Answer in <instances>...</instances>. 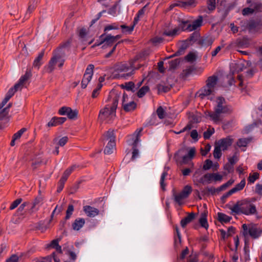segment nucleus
Segmentation results:
<instances>
[{
    "mask_svg": "<svg viewBox=\"0 0 262 262\" xmlns=\"http://www.w3.org/2000/svg\"><path fill=\"white\" fill-rule=\"evenodd\" d=\"M245 180H242L239 183L237 184L234 187L230 189V192H233L234 193L238 191L242 190L245 187Z\"/></svg>",
    "mask_w": 262,
    "mask_h": 262,
    "instance_id": "obj_31",
    "label": "nucleus"
},
{
    "mask_svg": "<svg viewBox=\"0 0 262 262\" xmlns=\"http://www.w3.org/2000/svg\"><path fill=\"white\" fill-rule=\"evenodd\" d=\"M142 128L137 129L135 132L130 136L133 141V151L132 152V160H134L138 156V150L136 149L138 143L140 141L139 138L141 136V133L142 131Z\"/></svg>",
    "mask_w": 262,
    "mask_h": 262,
    "instance_id": "obj_9",
    "label": "nucleus"
},
{
    "mask_svg": "<svg viewBox=\"0 0 262 262\" xmlns=\"http://www.w3.org/2000/svg\"><path fill=\"white\" fill-rule=\"evenodd\" d=\"M202 171L200 169H198L195 171L193 175V181L196 185L200 184H206L211 183V175L210 173H207L203 176H202Z\"/></svg>",
    "mask_w": 262,
    "mask_h": 262,
    "instance_id": "obj_7",
    "label": "nucleus"
},
{
    "mask_svg": "<svg viewBox=\"0 0 262 262\" xmlns=\"http://www.w3.org/2000/svg\"><path fill=\"white\" fill-rule=\"evenodd\" d=\"M192 191V188L190 185H186L180 192L184 197L187 198Z\"/></svg>",
    "mask_w": 262,
    "mask_h": 262,
    "instance_id": "obj_37",
    "label": "nucleus"
},
{
    "mask_svg": "<svg viewBox=\"0 0 262 262\" xmlns=\"http://www.w3.org/2000/svg\"><path fill=\"white\" fill-rule=\"evenodd\" d=\"M74 211V206L73 205H69L66 211V220L70 219Z\"/></svg>",
    "mask_w": 262,
    "mask_h": 262,
    "instance_id": "obj_51",
    "label": "nucleus"
},
{
    "mask_svg": "<svg viewBox=\"0 0 262 262\" xmlns=\"http://www.w3.org/2000/svg\"><path fill=\"white\" fill-rule=\"evenodd\" d=\"M122 106L125 112H131L135 110L137 104L124 93L122 97Z\"/></svg>",
    "mask_w": 262,
    "mask_h": 262,
    "instance_id": "obj_11",
    "label": "nucleus"
},
{
    "mask_svg": "<svg viewBox=\"0 0 262 262\" xmlns=\"http://www.w3.org/2000/svg\"><path fill=\"white\" fill-rule=\"evenodd\" d=\"M216 0H207V9L208 13H211L214 11L216 8Z\"/></svg>",
    "mask_w": 262,
    "mask_h": 262,
    "instance_id": "obj_39",
    "label": "nucleus"
},
{
    "mask_svg": "<svg viewBox=\"0 0 262 262\" xmlns=\"http://www.w3.org/2000/svg\"><path fill=\"white\" fill-rule=\"evenodd\" d=\"M94 66L92 64L87 67L81 81V87L85 89L91 80L94 72Z\"/></svg>",
    "mask_w": 262,
    "mask_h": 262,
    "instance_id": "obj_12",
    "label": "nucleus"
},
{
    "mask_svg": "<svg viewBox=\"0 0 262 262\" xmlns=\"http://www.w3.org/2000/svg\"><path fill=\"white\" fill-rule=\"evenodd\" d=\"M157 114L158 117L162 119L165 117V111L162 106H159L157 110Z\"/></svg>",
    "mask_w": 262,
    "mask_h": 262,
    "instance_id": "obj_54",
    "label": "nucleus"
},
{
    "mask_svg": "<svg viewBox=\"0 0 262 262\" xmlns=\"http://www.w3.org/2000/svg\"><path fill=\"white\" fill-rule=\"evenodd\" d=\"M212 166V162L210 160L207 159L205 161L203 168L205 170L210 169Z\"/></svg>",
    "mask_w": 262,
    "mask_h": 262,
    "instance_id": "obj_53",
    "label": "nucleus"
},
{
    "mask_svg": "<svg viewBox=\"0 0 262 262\" xmlns=\"http://www.w3.org/2000/svg\"><path fill=\"white\" fill-rule=\"evenodd\" d=\"M21 202H22L21 199H18L16 200L11 204V205L10 207V209L11 210H13V209H15V208H16L18 206V205L19 204H20V203Z\"/></svg>",
    "mask_w": 262,
    "mask_h": 262,
    "instance_id": "obj_62",
    "label": "nucleus"
},
{
    "mask_svg": "<svg viewBox=\"0 0 262 262\" xmlns=\"http://www.w3.org/2000/svg\"><path fill=\"white\" fill-rule=\"evenodd\" d=\"M185 59L188 62H193L196 59V55L193 53H189L185 57Z\"/></svg>",
    "mask_w": 262,
    "mask_h": 262,
    "instance_id": "obj_56",
    "label": "nucleus"
},
{
    "mask_svg": "<svg viewBox=\"0 0 262 262\" xmlns=\"http://www.w3.org/2000/svg\"><path fill=\"white\" fill-rule=\"evenodd\" d=\"M68 140L69 138L67 136L63 137L59 140L58 138H55L53 140V143L54 145L63 146L68 142Z\"/></svg>",
    "mask_w": 262,
    "mask_h": 262,
    "instance_id": "obj_26",
    "label": "nucleus"
},
{
    "mask_svg": "<svg viewBox=\"0 0 262 262\" xmlns=\"http://www.w3.org/2000/svg\"><path fill=\"white\" fill-rule=\"evenodd\" d=\"M167 174H168L167 172L166 171H164L162 173V174L161 176L160 183L161 187L163 190H165V188L166 186V184L164 183V181H165V178L167 176Z\"/></svg>",
    "mask_w": 262,
    "mask_h": 262,
    "instance_id": "obj_50",
    "label": "nucleus"
},
{
    "mask_svg": "<svg viewBox=\"0 0 262 262\" xmlns=\"http://www.w3.org/2000/svg\"><path fill=\"white\" fill-rule=\"evenodd\" d=\"M145 6L143 7L138 12L136 16L134 18L133 25L134 26L138 23L141 18H142L144 15Z\"/></svg>",
    "mask_w": 262,
    "mask_h": 262,
    "instance_id": "obj_29",
    "label": "nucleus"
},
{
    "mask_svg": "<svg viewBox=\"0 0 262 262\" xmlns=\"http://www.w3.org/2000/svg\"><path fill=\"white\" fill-rule=\"evenodd\" d=\"M145 6L143 7L138 12L136 16L134 18L133 25L134 26L138 23L141 18H142L144 15Z\"/></svg>",
    "mask_w": 262,
    "mask_h": 262,
    "instance_id": "obj_27",
    "label": "nucleus"
},
{
    "mask_svg": "<svg viewBox=\"0 0 262 262\" xmlns=\"http://www.w3.org/2000/svg\"><path fill=\"white\" fill-rule=\"evenodd\" d=\"M30 77V75L29 73H26L24 76H21L19 79L17 83H16L13 88H11L7 92L6 95V96L2 101L1 106V107H3L7 102L9 100V99L14 95L15 93L18 91L20 90L24 87L26 82L29 79Z\"/></svg>",
    "mask_w": 262,
    "mask_h": 262,
    "instance_id": "obj_6",
    "label": "nucleus"
},
{
    "mask_svg": "<svg viewBox=\"0 0 262 262\" xmlns=\"http://www.w3.org/2000/svg\"><path fill=\"white\" fill-rule=\"evenodd\" d=\"M211 149V146L208 144H206L204 148H201V153L203 156H206Z\"/></svg>",
    "mask_w": 262,
    "mask_h": 262,
    "instance_id": "obj_55",
    "label": "nucleus"
},
{
    "mask_svg": "<svg viewBox=\"0 0 262 262\" xmlns=\"http://www.w3.org/2000/svg\"><path fill=\"white\" fill-rule=\"evenodd\" d=\"M217 81L218 78L216 75L209 77L206 81V85L199 91V97L203 99L205 96L213 94L215 92Z\"/></svg>",
    "mask_w": 262,
    "mask_h": 262,
    "instance_id": "obj_5",
    "label": "nucleus"
},
{
    "mask_svg": "<svg viewBox=\"0 0 262 262\" xmlns=\"http://www.w3.org/2000/svg\"><path fill=\"white\" fill-rule=\"evenodd\" d=\"M59 241V239H56L53 240L50 243V247L55 249L57 252L61 254L62 251L61 247L60 246H59L58 244Z\"/></svg>",
    "mask_w": 262,
    "mask_h": 262,
    "instance_id": "obj_32",
    "label": "nucleus"
},
{
    "mask_svg": "<svg viewBox=\"0 0 262 262\" xmlns=\"http://www.w3.org/2000/svg\"><path fill=\"white\" fill-rule=\"evenodd\" d=\"M67 120L65 117H53L50 120V126H56L63 124Z\"/></svg>",
    "mask_w": 262,
    "mask_h": 262,
    "instance_id": "obj_18",
    "label": "nucleus"
},
{
    "mask_svg": "<svg viewBox=\"0 0 262 262\" xmlns=\"http://www.w3.org/2000/svg\"><path fill=\"white\" fill-rule=\"evenodd\" d=\"M249 140L247 139H239L237 142V145L239 147H245L249 143Z\"/></svg>",
    "mask_w": 262,
    "mask_h": 262,
    "instance_id": "obj_52",
    "label": "nucleus"
},
{
    "mask_svg": "<svg viewBox=\"0 0 262 262\" xmlns=\"http://www.w3.org/2000/svg\"><path fill=\"white\" fill-rule=\"evenodd\" d=\"M214 128L212 129H208L207 131L204 133V138L205 139H208L210 138V136L214 133Z\"/></svg>",
    "mask_w": 262,
    "mask_h": 262,
    "instance_id": "obj_57",
    "label": "nucleus"
},
{
    "mask_svg": "<svg viewBox=\"0 0 262 262\" xmlns=\"http://www.w3.org/2000/svg\"><path fill=\"white\" fill-rule=\"evenodd\" d=\"M76 168V166L75 165H73L68 168H67L63 172L61 179L63 181H66L69 177V176L71 174V173Z\"/></svg>",
    "mask_w": 262,
    "mask_h": 262,
    "instance_id": "obj_24",
    "label": "nucleus"
},
{
    "mask_svg": "<svg viewBox=\"0 0 262 262\" xmlns=\"http://www.w3.org/2000/svg\"><path fill=\"white\" fill-rule=\"evenodd\" d=\"M145 6L143 7L138 12L136 16L134 18L133 25L134 26L138 23L141 18H142L144 15Z\"/></svg>",
    "mask_w": 262,
    "mask_h": 262,
    "instance_id": "obj_28",
    "label": "nucleus"
},
{
    "mask_svg": "<svg viewBox=\"0 0 262 262\" xmlns=\"http://www.w3.org/2000/svg\"><path fill=\"white\" fill-rule=\"evenodd\" d=\"M149 88L147 85L142 86L137 93V96L139 98L143 97L148 91Z\"/></svg>",
    "mask_w": 262,
    "mask_h": 262,
    "instance_id": "obj_38",
    "label": "nucleus"
},
{
    "mask_svg": "<svg viewBox=\"0 0 262 262\" xmlns=\"http://www.w3.org/2000/svg\"><path fill=\"white\" fill-rule=\"evenodd\" d=\"M172 192L174 201L179 205H182L184 203V200L186 198L184 197L181 192L177 193L174 190H173Z\"/></svg>",
    "mask_w": 262,
    "mask_h": 262,
    "instance_id": "obj_20",
    "label": "nucleus"
},
{
    "mask_svg": "<svg viewBox=\"0 0 262 262\" xmlns=\"http://www.w3.org/2000/svg\"><path fill=\"white\" fill-rule=\"evenodd\" d=\"M175 230L176 232V235L174 236V244L176 246L180 245L181 243V236L180 232L178 229L177 226L175 227Z\"/></svg>",
    "mask_w": 262,
    "mask_h": 262,
    "instance_id": "obj_40",
    "label": "nucleus"
},
{
    "mask_svg": "<svg viewBox=\"0 0 262 262\" xmlns=\"http://www.w3.org/2000/svg\"><path fill=\"white\" fill-rule=\"evenodd\" d=\"M189 25H190V24H188V22L187 21H182V22H181L180 23L179 26L178 27H177L176 28H179V31L180 30H181V31H184V30H188V28H187V27Z\"/></svg>",
    "mask_w": 262,
    "mask_h": 262,
    "instance_id": "obj_49",
    "label": "nucleus"
},
{
    "mask_svg": "<svg viewBox=\"0 0 262 262\" xmlns=\"http://www.w3.org/2000/svg\"><path fill=\"white\" fill-rule=\"evenodd\" d=\"M259 174L258 172H254L253 174H250L248 181L250 183H254L259 178Z\"/></svg>",
    "mask_w": 262,
    "mask_h": 262,
    "instance_id": "obj_48",
    "label": "nucleus"
},
{
    "mask_svg": "<svg viewBox=\"0 0 262 262\" xmlns=\"http://www.w3.org/2000/svg\"><path fill=\"white\" fill-rule=\"evenodd\" d=\"M262 233V229L260 228H257L255 224L250 225L249 226L248 233L252 238H258Z\"/></svg>",
    "mask_w": 262,
    "mask_h": 262,
    "instance_id": "obj_14",
    "label": "nucleus"
},
{
    "mask_svg": "<svg viewBox=\"0 0 262 262\" xmlns=\"http://www.w3.org/2000/svg\"><path fill=\"white\" fill-rule=\"evenodd\" d=\"M195 214L191 212L182 219L181 221V225L182 227L184 228L188 223H190L194 218Z\"/></svg>",
    "mask_w": 262,
    "mask_h": 262,
    "instance_id": "obj_21",
    "label": "nucleus"
},
{
    "mask_svg": "<svg viewBox=\"0 0 262 262\" xmlns=\"http://www.w3.org/2000/svg\"><path fill=\"white\" fill-rule=\"evenodd\" d=\"M195 149L194 148H191L188 151V155L183 156L182 157L183 162L186 163L189 159H191L194 156Z\"/></svg>",
    "mask_w": 262,
    "mask_h": 262,
    "instance_id": "obj_33",
    "label": "nucleus"
},
{
    "mask_svg": "<svg viewBox=\"0 0 262 262\" xmlns=\"http://www.w3.org/2000/svg\"><path fill=\"white\" fill-rule=\"evenodd\" d=\"M216 103L217 105L214 109L217 111V112H220L222 114L231 112V106L226 104L225 100L223 97H219L216 100Z\"/></svg>",
    "mask_w": 262,
    "mask_h": 262,
    "instance_id": "obj_10",
    "label": "nucleus"
},
{
    "mask_svg": "<svg viewBox=\"0 0 262 262\" xmlns=\"http://www.w3.org/2000/svg\"><path fill=\"white\" fill-rule=\"evenodd\" d=\"M58 113L60 115H67L70 119H75L77 118L78 111L76 110H72L68 106H63L58 110Z\"/></svg>",
    "mask_w": 262,
    "mask_h": 262,
    "instance_id": "obj_13",
    "label": "nucleus"
},
{
    "mask_svg": "<svg viewBox=\"0 0 262 262\" xmlns=\"http://www.w3.org/2000/svg\"><path fill=\"white\" fill-rule=\"evenodd\" d=\"M221 114L220 112H217V111L214 109V112L212 113H209L208 115L214 122H219L221 120Z\"/></svg>",
    "mask_w": 262,
    "mask_h": 262,
    "instance_id": "obj_25",
    "label": "nucleus"
},
{
    "mask_svg": "<svg viewBox=\"0 0 262 262\" xmlns=\"http://www.w3.org/2000/svg\"><path fill=\"white\" fill-rule=\"evenodd\" d=\"M118 29H119L118 26L116 25L115 24H114L106 26L104 28V31L105 32V31H110L111 30H117Z\"/></svg>",
    "mask_w": 262,
    "mask_h": 262,
    "instance_id": "obj_64",
    "label": "nucleus"
},
{
    "mask_svg": "<svg viewBox=\"0 0 262 262\" xmlns=\"http://www.w3.org/2000/svg\"><path fill=\"white\" fill-rule=\"evenodd\" d=\"M217 216H218L219 221L222 223L229 222L231 219V217L228 216L227 215H226L224 213H221V212H219L217 213Z\"/></svg>",
    "mask_w": 262,
    "mask_h": 262,
    "instance_id": "obj_36",
    "label": "nucleus"
},
{
    "mask_svg": "<svg viewBox=\"0 0 262 262\" xmlns=\"http://www.w3.org/2000/svg\"><path fill=\"white\" fill-rule=\"evenodd\" d=\"M71 41L70 40L63 43L53 53V57L50 61V70L54 68V66H57L58 67H61L64 62V57L66 51L68 50L67 47L69 46Z\"/></svg>",
    "mask_w": 262,
    "mask_h": 262,
    "instance_id": "obj_4",
    "label": "nucleus"
},
{
    "mask_svg": "<svg viewBox=\"0 0 262 262\" xmlns=\"http://www.w3.org/2000/svg\"><path fill=\"white\" fill-rule=\"evenodd\" d=\"M192 127V125L191 123H188L185 127H184L183 129H182L179 132H174L175 134H179L180 133L186 132V131H189Z\"/></svg>",
    "mask_w": 262,
    "mask_h": 262,
    "instance_id": "obj_60",
    "label": "nucleus"
},
{
    "mask_svg": "<svg viewBox=\"0 0 262 262\" xmlns=\"http://www.w3.org/2000/svg\"><path fill=\"white\" fill-rule=\"evenodd\" d=\"M213 40L211 38H207L202 40V44L205 46H209L212 45Z\"/></svg>",
    "mask_w": 262,
    "mask_h": 262,
    "instance_id": "obj_63",
    "label": "nucleus"
},
{
    "mask_svg": "<svg viewBox=\"0 0 262 262\" xmlns=\"http://www.w3.org/2000/svg\"><path fill=\"white\" fill-rule=\"evenodd\" d=\"M83 211L90 217H95L99 213L98 209L88 205L83 207Z\"/></svg>",
    "mask_w": 262,
    "mask_h": 262,
    "instance_id": "obj_16",
    "label": "nucleus"
},
{
    "mask_svg": "<svg viewBox=\"0 0 262 262\" xmlns=\"http://www.w3.org/2000/svg\"><path fill=\"white\" fill-rule=\"evenodd\" d=\"M179 33V28H174L172 31H165L163 34L168 36H174Z\"/></svg>",
    "mask_w": 262,
    "mask_h": 262,
    "instance_id": "obj_46",
    "label": "nucleus"
},
{
    "mask_svg": "<svg viewBox=\"0 0 262 262\" xmlns=\"http://www.w3.org/2000/svg\"><path fill=\"white\" fill-rule=\"evenodd\" d=\"M120 97V93L118 92H112L110 93L107 99V104L100 111L99 117L101 120L109 122L115 117L116 110Z\"/></svg>",
    "mask_w": 262,
    "mask_h": 262,
    "instance_id": "obj_1",
    "label": "nucleus"
},
{
    "mask_svg": "<svg viewBox=\"0 0 262 262\" xmlns=\"http://www.w3.org/2000/svg\"><path fill=\"white\" fill-rule=\"evenodd\" d=\"M139 59V57L137 56L129 62L116 64L114 67V75L115 78L126 79L134 75L135 71L141 67V64L136 65V62Z\"/></svg>",
    "mask_w": 262,
    "mask_h": 262,
    "instance_id": "obj_2",
    "label": "nucleus"
},
{
    "mask_svg": "<svg viewBox=\"0 0 262 262\" xmlns=\"http://www.w3.org/2000/svg\"><path fill=\"white\" fill-rule=\"evenodd\" d=\"M27 129L26 128H22L21 129L18 130L15 134H14L13 137H14V139H19L21 135L26 131Z\"/></svg>",
    "mask_w": 262,
    "mask_h": 262,
    "instance_id": "obj_59",
    "label": "nucleus"
},
{
    "mask_svg": "<svg viewBox=\"0 0 262 262\" xmlns=\"http://www.w3.org/2000/svg\"><path fill=\"white\" fill-rule=\"evenodd\" d=\"M232 143V139L230 138H226L220 140L215 143L223 150H226L228 147L231 146Z\"/></svg>",
    "mask_w": 262,
    "mask_h": 262,
    "instance_id": "obj_15",
    "label": "nucleus"
},
{
    "mask_svg": "<svg viewBox=\"0 0 262 262\" xmlns=\"http://www.w3.org/2000/svg\"><path fill=\"white\" fill-rule=\"evenodd\" d=\"M233 68L236 72L242 71L245 69L244 63L243 61H239L233 64Z\"/></svg>",
    "mask_w": 262,
    "mask_h": 262,
    "instance_id": "obj_35",
    "label": "nucleus"
},
{
    "mask_svg": "<svg viewBox=\"0 0 262 262\" xmlns=\"http://www.w3.org/2000/svg\"><path fill=\"white\" fill-rule=\"evenodd\" d=\"M103 138L108 141H115V136L114 130L113 129H109L106 133L103 135Z\"/></svg>",
    "mask_w": 262,
    "mask_h": 262,
    "instance_id": "obj_34",
    "label": "nucleus"
},
{
    "mask_svg": "<svg viewBox=\"0 0 262 262\" xmlns=\"http://www.w3.org/2000/svg\"><path fill=\"white\" fill-rule=\"evenodd\" d=\"M122 86L127 91H130L132 92H134L135 91V84L132 81L125 83L124 84L122 85Z\"/></svg>",
    "mask_w": 262,
    "mask_h": 262,
    "instance_id": "obj_41",
    "label": "nucleus"
},
{
    "mask_svg": "<svg viewBox=\"0 0 262 262\" xmlns=\"http://www.w3.org/2000/svg\"><path fill=\"white\" fill-rule=\"evenodd\" d=\"M211 175V181H221L223 179V176L218 173H212Z\"/></svg>",
    "mask_w": 262,
    "mask_h": 262,
    "instance_id": "obj_47",
    "label": "nucleus"
},
{
    "mask_svg": "<svg viewBox=\"0 0 262 262\" xmlns=\"http://www.w3.org/2000/svg\"><path fill=\"white\" fill-rule=\"evenodd\" d=\"M232 215L244 214L246 215H256L257 213L256 207L248 199L237 201L230 207Z\"/></svg>",
    "mask_w": 262,
    "mask_h": 262,
    "instance_id": "obj_3",
    "label": "nucleus"
},
{
    "mask_svg": "<svg viewBox=\"0 0 262 262\" xmlns=\"http://www.w3.org/2000/svg\"><path fill=\"white\" fill-rule=\"evenodd\" d=\"M203 23V17L200 16L199 18L194 20L191 24L188 26V31H191L197 29L198 28L202 26Z\"/></svg>",
    "mask_w": 262,
    "mask_h": 262,
    "instance_id": "obj_17",
    "label": "nucleus"
},
{
    "mask_svg": "<svg viewBox=\"0 0 262 262\" xmlns=\"http://www.w3.org/2000/svg\"><path fill=\"white\" fill-rule=\"evenodd\" d=\"M158 91L159 93L160 92H167L170 89V87L168 85H165L163 84H159L157 85Z\"/></svg>",
    "mask_w": 262,
    "mask_h": 262,
    "instance_id": "obj_45",
    "label": "nucleus"
},
{
    "mask_svg": "<svg viewBox=\"0 0 262 262\" xmlns=\"http://www.w3.org/2000/svg\"><path fill=\"white\" fill-rule=\"evenodd\" d=\"M114 42V38H113L112 35L103 33L100 36L99 39L97 40L95 43L92 46V48L103 44L102 48L104 49L108 46H111Z\"/></svg>",
    "mask_w": 262,
    "mask_h": 262,
    "instance_id": "obj_8",
    "label": "nucleus"
},
{
    "mask_svg": "<svg viewBox=\"0 0 262 262\" xmlns=\"http://www.w3.org/2000/svg\"><path fill=\"white\" fill-rule=\"evenodd\" d=\"M115 146V142L114 141H108L107 145L106 146L104 152L105 154H111L113 153L114 149Z\"/></svg>",
    "mask_w": 262,
    "mask_h": 262,
    "instance_id": "obj_23",
    "label": "nucleus"
},
{
    "mask_svg": "<svg viewBox=\"0 0 262 262\" xmlns=\"http://www.w3.org/2000/svg\"><path fill=\"white\" fill-rule=\"evenodd\" d=\"M85 220L82 218H78L75 220L72 224L74 230H79L84 225Z\"/></svg>",
    "mask_w": 262,
    "mask_h": 262,
    "instance_id": "obj_19",
    "label": "nucleus"
},
{
    "mask_svg": "<svg viewBox=\"0 0 262 262\" xmlns=\"http://www.w3.org/2000/svg\"><path fill=\"white\" fill-rule=\"evenodd\" d=\"M135 26L133 24V25L130 27L124 25H122L120 26V28L122 29V32L123 33L130 34L134 30Z\"/></svg>",
    "mask_w": 262,
    "mask_h": 262,
    "instance_id": "obj_43",
    "label": "nucleus"
},
{
    "mask_svg": "<svg viewBox=\"0 0 262 262\" xmlns=\"http://www.w3.org/2000/svg\"><path fill=\"white\" fill-rule=\"evenodd\" d=\"M145 6L143 7L138 12L136 16L134 18L133 25L134 26L138 23L141 18H142L144 15Z\"/></svg>",
    "mask_w": 262,
    "mask_h": 262,
    "instance_id": "obj_30",
    "label": "nucleus"
},
{
    "mask_svg": "<svg viewBox=\"0 0 262 262\" xmlns=\"http://www.w3.org/2000/svg\"><path fill=\"white\" fill-rule=\"evenodd\" d=\"M222 149L215 143L213 151V156L216 159H219L222 156L221 150Z\"/></svg>",
    "mask_w": 262,
    "mask_h": 262,
    "instance_id": "obj_42",
    "label": "nucleus"
},
{
    "mask_svg": "<svg viewBox=\"0 0 262 262\" xmlns=\"http://www.w3.org/2000/svg\"><path fill=\"white\" fill-rule=\"evenodd\" d=\"M44 56V51H42L41 52H40L38 55V56L35 59L34 62H33V67L34 68H36L38 69L39 67L42 64V59L43 57Z\"/></svg>",
    "mask_w": 262,
    "mask_h": 262,
    "instance_id": "obj_22",
    "label": "nucleus"
},
{
    "mask_svg": "<svg viewBox=\"0 0 262 262\" xmlns=\"http://www.w3.org/2000/svg\"><path fill=\"white\" fill-rule=\"evenodd\" d=\"M254 12V9L251 8H246L242 10V14L243 15H248L252 14Z\"/></svg>",
    "mask_w": 262,
    "mask_h": 262,
    "instance_id": "obj_61",
    "label": "nucleus"
},
{
    "mask_svg": "<svg viewBox=\"0 0 262 262\" xmlns=\"http://www.w3.org/2000/svg\"><path fill=\"white\" fill-rule=\"evenodd\" d=\"M199 222L203 227L207 229L208 225L205 214H202V216L199 220Z\"/></svg>",
    "mask_w": 262,
    "mask_h": 262,
    "instance_id": "obj_44",
    "label": "nucleus"
},
{
    "mask_svg": "<svg viewBox=\"0 0 262 262\" xmlns=\"http://www.w3.org/2000/svg\"><path fill=\"white\" fill-rule=\"evenodd\" d=\"M63 250L66 251V254L69 255L71 259L73 260H75L76 259L77 256L75 252L67 249L65 247L63 248Z\"/></svg>",
    "mask_w": 262,
    "mask_h": 262,
    "instance_id": "obj_58",
    "label": "nucleus"
}]
</instances>
